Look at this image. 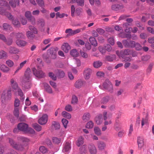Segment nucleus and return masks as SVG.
<instances>
[{"label":"nucleus","instance_id":"obj_4","mask_svg":"<svg viewBox=\"0 0 154 154\" xmlns=\"http://www.w3.org/2000/svg\"><path fill=\"white\" fill-rule=\"evenodd\" d=\"M32 70L33 74L39 78H44L45 76V73L41 70H37L35 68H33Z\"/></svg>","mask_w":154,"mask_h":154},{"label":"nucleus","instance_id":"obj_62","mask_svg":"<svg viewBox=\"0 0 154 154\" xmlns=\"http://www.w3.org/2000/svg\"><path fill=\"white\" fill-rule=\"evenodd\" d=\"M49 76L53 80L55 81L57 79V77L52 72H49L48 73Z\"/></svg>","mask_w":154,"mask_h":154},{"label":"nucleus","instance_id":"obj_38","mask_svg":"<svg viewBox=\"0 0 154 154\" xmlns=\"http://www.w3.org/2000/svg\"><path fill=\"white\" fill-rule=\"evenodd\" d=\"M102 65V63L100 61H95L93 63L94 66L96 68L100 67Z\"/></svg>","mask_w":154,"mask_h":154},{"label":"nucleus","instance_id":"obj_63","mask_svg":"<svg viewBox=\"0 0 154 154\" xmlns=\"http://www.w3.org/2000/svg\"><path fill=\"white\" fill-rule=\"evenodd\" d=\"M36 2L40 7H43L44 6V3L43 0H36Z\"/></svg>","mask_w":154,"mask_h":154},{"label":"nucleus","instance_id":"obj_44","mask_svg":"<svg viewBox=\"0 0 154 154\" xmlns=\"http://www.w3.org/2000/svg\"><path fill=\"white\" fill-rule=\"evenodd\" d=\"M70 54L71 56L74 57H76L78 55V53L76 49H73L71 51Z\"/></svg>","mask_w":154,"mask_h":154},{"label":"nucleus","instance_id":"obj_57","mask_svg":"<svg viewBox=\"0 0 154 154\" xmlns=\"http://www.w3.org/2000/svg\"><path fill=\"white\" fill-rule=\"evenodd\" d=\"M98 49L99 51L102 54H104L106 52V49L104 46H100L98 48Z\"/></svg>","mask_w":154,"mask_h":154},{"label":"nucleus","instance_id":"obj_45","mask_svg":"<svg viewBox=\"0 0 154 154\" xmlns=\"http://www.w3.org/2000/svg\"><path fill=\"white\" fill-rule=\"evenodd\" d=\"M8 142L10 144V145L13 148L15 146V145L16 144V143L15 142L14 140L10 138H8Z\"/></svg>","mask_w":154,"mask_h":154},{"label":"nucleus","instance_id":"obj_40","mask_svg":"<svg viewBox=\"0 0 154 154\" xmlns=\"http://www.w3.org/2000/svg\"><path fill=\"white\" fill-rule=\"evenodd\" d=\"M22 84L23 87L25 89H29L31 86V82L22 83Z\"/></svg>","mask_w":154,"mask_h":154},{"label":"nucleus","instance_id":"obj_7","mask_svg":"<svg viewBox=\"0 0 154 154\" xmlns=\"http://www.w3.org/2000/svg\"><path fill=\"white\" fill-rule=\"evenodd\" d=\"M122 43L124 46L127 48H133L135 45V41L127 39L123 40Z\"/></svg>","mask_w":154,"mask_h":154},{"label":"nucleus","instance_id":"obj_22","mask_svg":"<svg viewBox=\"0 0 154 154\" xmlns=\"http://www.w3.org/2000/svg\"><path fill=\"white\" fill-rule=\"evenodd\" d=\"M116 58V55L114 54L107 55L105 57L106 60L109 62L113 61Z\"/></svg>","mask_w":154,"mask_h":154},{"label":"nucleus","instance_id":"obj_2","mask_svg":"<svg viewBox=\"0 0 154 154\" xmlns=\"http://www.w3.org/2000/svg\"><path fill=\"white\" fill-rule=\"evenodd\" d=\"M32 75V72L29 68H28L25 71L24 75L23 78L22 83L30 82V78Z\"/></svg>","mask_w":154,"mask_h":154},{"label":"nucleus","instance_id":"obj_29","mask_svg":"<svg viewBox=\"0 0 154 154\" xmlns=\"http://www.w3.org/2000/svg\"><path fill=\"white\" fill-rule=\"evenodd\" d=\"M151 56L149 55H145L141 57V61L143 62V63H144L150 58Z\"/></svg>","mask_w":154,"mask_h":154},{"label":"nucleus","instance_id":"obj_25","mask_svg":"<svg viewBox=\"0 0 154 154\" xmlns=\"http://www.w3.org/2000/svg\"><path fill=\"white\" fill-rule=\"evenodd\" d=\"M2 27L3 29L5 31L12 30L13 28L11 26L6 23L3 24Z\"/></svg>","mask_w":154,"mask_h":154},{"label":"nucleus","instance_id":"obj_27","mask_svg":"<svg viewBox=\"0 0 154 154\" xmlns=\"http://www.w3.org/2000/svg\"><path fill=\"white\" fill-rule=\"evenodd\" d=\"M89 40L92 45L94 47H96L97 45V42L94 37H91L89 38Z\"/></svg>","mask_w":154,"mask_h":154},{"label":"nucleus","instance_id":"obj_21","mask_svg":"<svg viewBox=\"0 0 154 154\" xmlns=\"http://www.w3.org/2000/svg\"><path fill=\"white\" fill-rule=\"evenodd\" d=\"M62 48L65 52L67 53L71 48L69 44L66 43L63 44L62 46Z\"/></svg>","mask_w":154,"mask_h":154},{"label":"nucleus","instance_id":"obj_58","mask_svg":"<svg viewBox=\"0 0 154 154\" xmlns=\"http://www.w3.org/2000/svg\"><path fill=\"white\" fill-rule=\"evenodd\" d=\"M40 151L43 153H46L47 151V149L44 146H41L39 148Z\"/></svg>","mask_w":154,"mask_h":154},{"label":"nucleus","instance_id":"obj_20","mask_svg":"<svg viewBox=\"0 0 154 154\" xmlns=\"http://www.w3.org/2000/svg\"><path fill=\"white\" fill-rule=\"evenodd\" d=\"M124 8V6L122 5H120L119 4L113 5L111 6V9L114 11H117L120 9H122Z\"/></svg>","mask_w":154,"mask_h":154},{"label":"nucleus","instance_id":"obj_51","mask_svg":"<svg viewBox=\"0 0 154 154\" xmlns=\"http://www.w3.org/2000/svg\"><path fill=\"white\" fill-rule=\"evenodd\" d=\"M94 126V123L91 121H90L86 124V127L88 128H92Z\"/></svg>","mask_w":154,"mask_h":154},{"label":"nucleus","instance_id":"obj_61","mask_svg":"<svg viewBox=\"0 0 154 154\" xmlns=\"http://www.w3.org/2000/svg\"><path fill=\"white\" fill-rule=\"evenodd\" d=\"M65 109L68 112H71L72 111V106L70 105H66L65 107Z\"/></svg>","mask_w":154,"mask_h":154},{"label":"nucleus","instance_id":"obj_3","mask_svg":"<svg viewBox=\"0 0 154 154\" xmlns=\"http://www.w3.org/2000/svg\"><path fill=\"white\" fill-rule=\"evenodd\" d=\"M58 49L57 47H51L47 51V54L50 56V57L52 59H55L57 57V51Z\"/></svg>","mask_w":154,"mask_h":154},{"label":"nucleus","instance_id":"obj_28","mask_svg":"<svg viewBox=\"0 0 154 154\" xmlns=\"http://www.w3.org/2000/svg\"><path fill=\"white\" fill-rule=\"evenodd\" d=\"M95 120L96 123L97 125H100L103 122V119L102 117V116L100 115L96 117Z\"/></svg>","mask_w":154,"mask_h":154},{"label":"nucleus","instance_id":"obj_60","mask_svg":"<svg viewBox=\"0 0 154 154\" xmlns=\"http://www.w3.org/2000/svg\"><path fill=\"white\" fill-rule=\"evenodd\" d=\"M78 98L75 95L73 96L72 97L71 103L72 104H76L78 102Z\"/></svg>","mask_w":154,"mask_h":154},{"label":"nucleus","instance_id":"obj_54","mask_svg":"<svg viewBox=\"0 0 154 154\" xmlns=\"http://www.w3.org/2000/svg\"><path fill=\"white\" fill-rule=\"evenodd\" d=\"M52 140L54 143L58 144L60 143L61 142V139L54 137L52 138Z\"/></svg>","mask_w":154,"mask_h":154},{"label":"nucleus","instance_id":"obj_10","mask_svg":"<svg viewBox=\"0 0 154 154\" xmlns=\"http://www.w3.org/2000/svg\"><path fill=\"white\" fill-rule=\"evenodd\" d=\"M48 121V116L47 115L44 114L38 120V123L41 125L45 124Z\"/></svg>","mask_w":154,"mask_h":154},{"label":"nucleus","instance_id":"obj_39","mask_svg":"<svg viewBox=\"0 0 154 154\" xmlns=\"http://www.w3.org/2000/svg\"><path fill=\"white\" fill-rule=\"evenodd\" d=\"M6 63L9 67H12L14 65V63L12 60L9 59L6 61Z\"/></svg>","mask_w":154,"mask_h":154},{"label":"nucleus","instance_id":"obj_1","mask_svg":"<svg viewBox=\"0 0 154 154\" xmlns=\"http://www.w3.org/2000/svg\"><path fill=\"white\" fill-rule=\"evenodd\" d=\"M17 128L20 130L26 133L33 134L35 133L33 129L29 128L28 125L24 123H19L17 125Z\"/></svg>","mask_w":154,"mask_h":154},{"label":"nucleus","instance_id":"obj_49","mask_svg":"<svg viewBox=\"0 0 154 154\" xmlns=\"http://www.w3.org/2000/svg\"><path fill=\"white\" fill-rule=\"evenodd\" d=\"M33 127L36 131H40L42 129V127L37 123L33 124Z\"/></svg>","mask_w":154,"mask_h":154},{"label":"nucleus","instance_id":"obj_18","mask_svg":"<svg viewBox=\"0 0 154 154\" xmlns=\"http://www.w3.org/2000/svg\"><path fill=\"white\" fill-rule=\"evenodd\" d=\"M8 52L11 54H16L19 52V50L16 48L10 46L8 49Z\"/></svg>","mask_w":154,"mask_h":154},{"label":"nucleus","instance_id":"obj_36","mask_svg":"<svg viewBox=\"0 0 154 154\" xmlns=\"http://www.w3.org/2000/svg\"><path fill=\"white\" fill-rule=\"evenodd\" d=\"M83 85V82L81 80L77 81L75 84V87L77 88H80Z\"/></svg>","mask_w":154,"mask_h":154},{"label":"nucleus","instance_id":"obj_34","mask_svg":"<svg viewBox=\"0 0 154 154\" xmlns=\"http://www.w3.org/2000/svg\"><path fill=\"white\" fill-rule=\"evenodd\" d=\"M83 138L82 137H80L77 141L76 145L78 146H80L83 144Z\"/></svg>","mask_w":154,"mask_h":154},{"label":"nucleus","instance_id":"obj_26","mask_svg":"<svg viewBox=\"0 0 154 154\" xmlns=\"http://www.w3.org/2000/svg\"><path fill=\"white\" fill-rule=\"evenodd\" d=\"M9 4L13 8H15L17 5L19 4V0H11L9 2Z\"/></svg>","mask_w":154,"mask_h":154},{"label":"nucleus","instance_id":"obj_55","mask_svg":"<svg viewBox=\"0 0 154 154\" xmlns=\"http://www.w3.org/2000/svg\"><path fill=\"white\" fill-rule=\"evenodd\" d=\"M94 133L96 134L97 135H101V130L98 127H94Z\"/></svg>","mask_w":154,"mask_h":154},{"label":"nucleus","instance_id":"obj_64","mask_svg":"<svg viewBox=\"0 0 154 154\" xmlns=\"http://www.w3.org/2000/svg\"><path fill=\"white\" fill-rule=\"evenodd\" d=\"M80 53L82 56L84 58H87L88 57V55L87 53L82 51H80Z\"/></svg>","mask_w":154,"mask_h":154},{"label":"nucleus","instance_id":"obj_47","mask_svg":"<svg viewBox=\"0 0 154 154\" xmlns=\"http://www.w3.org/2000/svg\"><path fill=\"white\" fill-rule=\"evenodd\" d=\"M26 35L29 39H33L35 37V35L30 31L27 32Z\"/></svg>","mask_w":154,"mask_h":154},{"label":"nucleus","instance_id":"obj_50","mask_svg":"<svg viewBox=\"0 0 154 154\" xmlns=\"http://www.w3.org/2000/svg\"><path fill=\"white\" fill-rule=\"evenodd\" d=\"M153 66V64L151 63L148 66V67L146 70V74H149L151 72L152 67Z\"/></svg>","mask_w":154,"mask_h":154},{"label":"nucleus","instance_id":"obj_13","mask_svg":"<svg viewBox=\"0 0 154 154\" xmlns=\"http://www.w3.org/2000/svg\"><path fill=\"white\" fill-rule=\"evenodd\" d=\"M97 146L99 150H103L105 148L106 144L103 141H99L97 142Z\"/></svg>","mask_w":154,"mask_h":154},{"label":"nucleus","instance_id":"obj_35","mask_svg":"<svg viewBox=\"0 0 154 154\" xmlns=\"http://www.w3.org/2000/svg\"><path fill=\"white\" fill-rule=\"evenodd\" d=\"M14 148L17 150L20 151H22L24 149V147L22 145L17 144V143Z\"/></svg>","mask_w":154,"mask_h":154},{"label":"nucleus","instance_id":"obj_42","mask_svg":"<svg viewBox=\"0 0 154 154\" xmlns=\"http://www.w3.org/2000/svg\"><path fill=\"white\" fill-rule=\"evenodd\" d=\"M52 125L54 126L56 130H58L60 128V126L59 123L58 122L56 121H53L52 122Z\"/></svg>","mask_w":154,"mask_h":154},{"label":"nucleus","instance_id":"obj_16","mask_svg":"<svg viewBox=\"0 0 154 154\" xmlns=\"http://www.w3.org/2000/svg\"><path fill=\"white\" fill-rule=\"evenodd\" d=\"M57 76L59 78H63L65 75L64 72L62 70L57 69L55 71Z\"/></svg>","mask_w":154,"mask_h":154},{"label":"nucleus","instance_id":"obj_12","mask_svg":"<svg viewBox=\"0 0 154 154\" xmlns=\"http://www.w3.org/2000/svg\"><path fill=\"white\" fill-rule=\"evenodd\" d=\"M92 72V70L90 68L85 69L84 72V75L86 80H88L90 78Z\"/></svg>","mask_w":154,"mask_h":154},{"label":"nucleus","instance_id":"obj_9","mask_svg":"<svg viewBox=\"0 0 154 154\" xmlns=\"http://www.w3.org/2000/svg\"><path fill=\"white\" fill-rule=\"evenodd\" d=\"M81 31V29H77L74 30H73L71 29H66L65 31V33H68L69 35H72L79 32Z\"/></svg>","mask_w":154,"mask_h":154},{"label":"nucleus","instance_id":"obj_24","mask_svg":"<svg viewBox=\"0 0 154 154\" xmlns=\"http://www.w3.org/2000/svg\"><path fill=\"white\" fill-rule=\"evenodd\" d=\"M0 69L3 72L5 73H7L10 70V68L8 66L4 64L0 65Z\"/></svg>","mask_w":154,"mask_h":154},{"label":"nucleus","instance_id":"obj_48","mask_svg":"<svg viewBox=\"0 0 154 154\" xmlns=\"http://www.w3.org/2000/svg\"><path fill=\"white\" fill-rule=\"evenodd\" d=\"M135 47V49L137 51L141 50L143 49V47L139 43H135V45L134 46V48Z\"/></svg>","mask_w":154,"mask_h":154},{"label":"nucleus","instance_id":"obj_5","mask_svg":"<svg viewBox=\"0 0 154 154\" xmlns=\"http://www.w3.org/2000/svg\"><path fill=\"white\" fill-rule=\"evenodd\" d=\"M11 90H8L7 91H4L1 96L2 101L7 100L11 99Z\"/></svg>","mask_w":154,"mask_h":154},{"label":"nucleus","instance_id":"obj_52","mask_svg":"<svg viewBox=\"0 0 154 154\" xmlns=\"http://www.w3.org/2000/svg\"><path fill=\"white\" fill-rule=\"evenodd\" d=\"M15 35L17 38H23L24 37V35L22 33L20 32L16 33Z\"/></svg>","mask_w":154,"mask_h":154},{"label":"nucleus","instance_id":"obj_41","mask_svg":"<svg viewBox=\"0 0 154 154\" xmlns=\"http://www.w3.org/2000/svg\"><path fill=\"white\" fill-rule=\"evenodd\" d=\"M90 116V115L89 113H85L83 116L82 119L86 122L89 119Z\"/></svg>","mask_w":154,"mask_h":154},{"label":"nucleus","instance_id":"obj_23","mask_svg":"<svg viewBox=\"0 0 154 154\" xmlns=\"http://www.w3.org/2000/svg\"><path fill=\"white\" fill-rule=\"evenodd\" d=\"M10 82L12 87L14 90H16L19 88L17 83L13 79H11Z\"/></svg>","mask_w":154,"mask_h":154},{"label":"nucleus","instance_id":"obj_30","mask_svg":"<svg viewBox=\"0 0 154 154\" xmlns=\"http://www.w3.org/2000/svg\"><path fill=\"white\" fill-rule=\"evenodd\" d=\"M44 86L45 90L47 92L50 94L52 93V89L48 84L46 83H44Z\"/></svg>","mask_w":154,"mask_h":154},{"label":"nucleus","instance_id":"obj_15","mask_svg":"<svg viewBox=\"0 0 154 154\" xmlns=\"http://www.w3.org/2000/svg\"><path fill=\"white\" fill-rule=\"evenodd\" d=\"M137 143L138 148L141 149L144 144V140L143 137H139L137 138Z\"/></svg>","mask_w":154,"mask_h":154},{"label":"nucleus","instance_id":"obj_14","mask_svg":"<svg viewBox=\"0 0 154 154\" xmlns=\"http://www.w3.org/2000/svg\"><path fill=\"white\" fill-rule=\"evenodd\" d=\"M88 149L91 154H96L97 150L94 145L91 144L88 146Z\"/></svg>","mask_w":154,"mask_h":154},{"label":"nucleus","instance_id":"obj_17","mask_svg":"<svg viewBox=\"0 0 154 154\" xmlns=\"http://www.w3.org/2000/svg\"><path fill=\"white\" fill-rule=\"evenodd\" d=\"M71 148V147L70 143L68 142H66L64 144L63 151L64 152H67L69 151Z\"/></svg>","mask_w":154,"mask_h":154},{"label":"nucleus","instance_id":"obj_11","mask_svg":"<svg viewBox=\"0 0 154 154\" xmlns=\"http://www.w3.org/2000/svg\"><path fill=\"white\" fill-rule=\"evenodd\" d=\"M2 10V12H0V14L5 15L9 20H12L13 19V17L10 13L5 12V10L3 7H0V11Z\"/></svg>","mask_w":154,"mask_h":154},{"label":"nucleus","instance_id":"obj_53","mask_svg":"<svg viewBox=\"0 0 154 154\" xmlns=\"http://www.w3.org/2000/svg\"><path fill=\"white\" fill-rule=\"evenodd\" d=\"M130 24L128 23H125L123 24V28H125V31L126 32H128L129 30V29L131 28L132 29L131 27H128V26Z\"/></svg>","mask_w":154,"mask_h":154},{"label":"nucleus","instance_id":"obj_31","mask_svg":"<svg viewBox=\"0 0 154 154\" xmlns=\"http://www.w3.org/2000/svg\"><path fill=\"white\" fill-rule=\"evenodd\" d=\"M8 57L7 53L3 50L0 51V59H4Z\"/></svg>","mask_w":154,"mask_h":154},{"label":"nucleus","instance_id":"obj_43","mask_svg":"<svg viewBox=\"0 0 154 154\" xmlns=\"http://www.w3.org/2000/svg\"><path fill=\"white\" fill-rule=\"evenodd\" d=\"M16 91H17L18 95L21 97V100H23L24 99V98L23 97V94L22 90L19 88Z\"/></svg>","mask_w":154,"mask_h":154},{"label":"nucleus","instance_id":"obj_32","mask_svg":"<svg viewBox=\"0 0 154 154\" xmlns=\"http://www.w3.org/2000/svg\"><path fill=\"white\" fill-rule=\"evenodd\" d=\"M17 45L20 46H24L26 44V42L24 41L18 40L16 41Z\"/></svg>","mask_w":154,"mask_h":154},{"label":"nucleus","instance_id":"obj_59","mask_svg":"<svg viewBox=\"0 0 154 154\" xmlns=\"http://www.w3.org/2000/svg\"><path fill=\"white\" fill-rule=\"evenodd\" d=\"M14 116L18 118L19 116V109L18 108H15L14 112Z\"/></svg>","mask_w":154,"mask_h":154},{"label":"nucleus","instance_id":"obj_37","mask_svg":"<svg viewBox=\"0 0 154 154\" xmlns=\"http://www.w3.org/2000/svg\"><path fill=\"white\" fill-rule=\"evenodd\" d=\"M62 115L63 117L68 119H70L71 117V115L70 113L65 111L62 112Z\"/></svg>","mask_w":154,"mask_h":154},{"label":"nucleus","instance_id":"obj_19","mask_svg":"<svg viewBox=\"0 0 154 154\" xmlns=\"http://www.w3.org/2000/svg\"><path fill=\"white\" fill-rule=\"evenodd\" d=\"M110 99V96H106L102 98L101 100V103L102 104L105 105L109 102Z\"/></svg>","mask_w":154,"mask_h":154},{"label":"nucleus","instance_id":"obj_6","mask_svg":"<svg viewBox=\"0 0 154 154\" xmlns=\"http://www.w3.org/2000/svg\"><path fill=\"white\" fill-rule=\"evenodd\" d=\"M103 88L112 93L113 90V86L111 82L108 79H106L103 84Z\"/></svg>","mask_w":154,"mask_h":154},{"label":"nucleus","instance_id":"obj_8","mask_svg":"<svg viewBox=\"0 0 154 154\" xmlns=\"http://www.w3.org/2000/svg\"><path fill=\"white\" fill-rule=\"evenodd\" d=\"M26 17L29 21H30L32 24L35 23V19L34 17L32 16L30 11H28L25 13Z\"/></svg>","mask_w":154,"mask_h":154},{"label":"nucleus","instance_id":"obj_56","mask_svg":"<svg viewBox=\"0 0 154 154\" xmlns=\"http://www.w3.org/2000/svg\"><path fill=\"white\" fill-rule=\"evenodd\" d=\"M18 139L21 141L23 142H28L29 141V140L27 138L22 137H18Z\"/></svg>","mask_w":154,"mask_h":154},{"label":"nucleus","instance_id":"obj_46","mask_svg":"<svg viewBox=\"0 0 154 154\" xmlns=\"http://www.w3.org/2000/svg\"><path fill=\"white\" fill-rule=\"evenodd\" d=\"M131 53V51L129 49H125L121 52L122 56H124V55H129Z\"/></svg>","mask_w":154,"mask_h":154},{"label":"nucleus","instance_id":"obj_33","mask_svg":"<svg viewBox=\"0 0 154 154\" xmlns=\"http://www.w3.org/2000/svg\"><path fill=\"white\" fill-rule=\"evenodd\" d=\"M12 23L15 27H19L20 26V23L17 19L12 20Z\"/></svg>","mask_w":154,"mask_h":154}]
</instances>
